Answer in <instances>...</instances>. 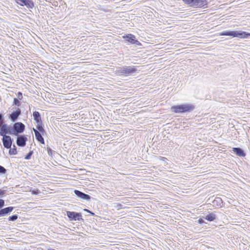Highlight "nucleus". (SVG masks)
<instances>
[{"label": "nucleus", "instance_id": "obj_1", "mask_svg": "<svg viewBox=\"0 0 250 250\" xmlns=\"http://www.w3.org/2000/svg\"><path fill=\"white\" fill-rule=\"evenodd\" d=\"M34 120L37 123L36 128H33L36 140L41 144H44V140L42 137L45 133L44 125L39 112L35 111L33 113Z\"/></svg>", "mask_w": 250, "mask_h": 250}, {"label": "nucleus", "instance_id": "obj_2", "mask_svg": "<svg viewBox=\"0 0 250 250\" xmlns=\"http://www.w3.org/2000/svg\"><path fill=\"white\" fill-rule=\"evenodd\" d=\"M195 108V106L193 104H182L172 106L171 110L175 113L184 114L191 112Z\"/></svg>", "mask_w": 250, "mask_h": 250}, {"label": "nucleus", "instance_id": "obj_3", "mask_svg": "<svg viewBox=\"0 0 250 250\" xmlns=\"http://www.w3.org/2000/svg\"><path fill=\"white\" fill-rule=\"evenodd\" d=\"M137 72V67L136 66H124L118 67L116 74L120 76L128 77L134 75Z\"/></svg>", "mask_w": 250, "mask_h": 250}, {"label": "nucleus", "instance_id": "obj_4", "mask_svg": "<svg viewBox=\"0 0 250 250\" xmlns=\"http://www.w3.org/2000/svg\"><path fill=\"white\" fill-rule=\"evenodd\" d=\"M219 35L245 39H248L250 37V33L243 31L226 30L219 33Z\"/></svg>", "mask_w": 250, "mask_h": 250}, {"label": "nucleus", "instance_id": "obj_5", "mask_svg": "<svg viewBox=\"0 0 250 250\" xmlns=\"http://www.w3.org/2000/svg\"><path fill=\"white\" fill-rule=\"evenodd\" d=\"M125 42L128 44H134L136 46H141V43L137 40L135 35L132 34H125L123 36Z\"/></svg>", "mask_w": 250, "mask_h": 250}, {"label": "nucleus", "instance_id": "obj_6", "mask_svg": "<svg viewBox=\"0 0 250 250\" xmlns=\"http://www.w3.org/2000/svg\"><path fill=\"white\" fill-rule=\"evenodd\" d=\"M65 215L67 216L70 221H84L82 218V213L80 212L66 211Z\"/></svg>", "mask_w": 250, "mask_h": 250}, {"label": "nucleus", "instance_id": "obj_7", "mask_svg": "<svg viewBox=\"0 0 250 250\" xmlns=\"http://www.w3.org/2000/svg\"><path fill=\"white\" fill-rule=\"evenodd\" d=\"M13 126L15 135L23 133L25 130V126L21 122H15Z\"/></svg>", "mask_w": 250, "mask_h": 250}, {"label": "nucleus", "instance_id": "obj_8", "mask_svg": "<svg viewBox=\"0 0 250 250\" xmlns=\"http://www.w3.org/2000/svg\"><path fill=\"white\" fill-rule=\"evenodd\" d=\"M21 114V109L18 107L16 110L13 111L10 114H9L8 118L11 122L15 123L18 120Z\"/></svg>", "mask_w": 250, "mask_h": 250}, {"label": "nucleus", "instance_id": "obj_9", "mask_svg": "<svg viewBox=\"0 0 250 250\" xmlns=\"http://www.w3.org/2000/svg\"><path fill=\"white\" fill-rule=\"evenodd\" d=\"M16 2L21 6H25L28 9H32L35 6V4L32 0H15Z\"/></svg>", "mask_w": 250, "mask_h": 250}, {"label": "nucleus", "instance_id": "obj_10", "mask_svg": "<svg viewBox=\"0 0 250 250\" xmlns=\"http://www.w3.org/2000/svg\"><path fill=\"white\" fill-rule=\"evenodd\" d=\"M27 141V137L25 135H18L16 144L18 146L24 147Z\"/></svg>", "mask_w": 250, "mask_h": 250}, {"label": "nucleus", "instance_id": "obj_11", "mask_svg": "<svg viewBox=\"0 0 250 250\" xmlns=\"http://www.w3.org/2000/svg\"><path fill=\"white\" fill-rule=\"evenodd\" d=\"M13 139L11 138L10 136H3L2 139V142L3 143V146L7 148H10L11 147Z\"/></svg>", "mask_w": 250, "mask_h": 250}, {"label": "nucleus", "instance_id": "obj_12", "mask_svg": "<svg viewBox=\"0 0 250 250\" xmlns=\"http://www.w3.org/2000/svg\"><path fill=\"white\" fill-rule=\"evenodd\" d=\"M74 192L75 194V195L77 196V197L81 199L86 201H89L91 198V197L89 195L85 194L84 192H83L80 190L75 189L74 190Z\"/></svg>", "mask_w": 250, "mask_h": 250}, {"label": "nucleus", "instance_id": "obj_13", "mask_svg": "<svg viewBox=\"0 0 250 250\" xmlns=\"http://www.w3.org/2000/svg\"><path fill=\"white\" fill-rule=\"evenodd\" d=\"M14 208L11 206L1 208L0 209V217L10 214V213L13 210Z\"/></svg>", "mask_w": 250, "mask_h": 250}, {"label": "nucleus", "instance_id": "obj_14", "mask_svg": "<svg viewBox=\"0 0 250 250\" xmlns=\"http://www.w3.org/2000/svg\"><path fill=\"white\" fill-rule=\"evenodd\" d=\"M233 152L238 156L245 157L246 155L244 150L240 147H233Z\"/></svg>", "mask_w": 250, "mask_h": 250}, {"label": "nucleus", "instance_id": "obj_15", "mask_svg": "<svg viewBox=\"0 0 250 250\" xmlns=\"http://www.w3.org/2000/svg\"><path fill=\"white\" fill-rule=\"evenodd\" d=\"M207 4V0H194V8H202Z\"/></svg>", "mask_w": 250, "mask_h": 250}, {"label": "nucleus", "instance_id": "obj_16", "mask_svg": "<svg viewBox=\"0 0 250 250\" xmlns=\"http://www.w3.org/2000/svg\"><path fill=\"white\" fill-rule=\"evenodd\" d=\"M223 202L222 199L220 197H216L212 201V206L216 208L222 207Z\"/></svg>", "mask_w": 250, "mask_h": 250}, {"label": "nucleus", "instance_id": "obj_17", "mask_svg": "<svg viewBox=\"0 0 250 250\" xmlns=\"http://www.w3.org/2000/svg\"><path fill=\"white\" fill-rule=\"evenodd\" d=\"M7 129L8 125L6 124H3L1 126H0V135L2 137L7 136L6 134L8 133Z\"/></svg>", "mask_w": 250, "mask_h": 250}, {"label": "nucleus", "instance_id": "obj_18", "mask_svg": "<svg viewBox=\"0 0 250 250\" xmlns=\"http://www.w3.org/2000/svg\"><path fill=\"white\" fill-rule=\"evenodd\" d=\"M204 218L209 222L213 221L216 219V215L214 212H210L206 215Z\"/></svg>", "mask_w": 250, "mask_h": 250}, {"label": "nucleus", "instance_id": "obj_19", "mask_svg": "<svg viewBox=\"0 0 250 250\" xmlns=\"http://www.w3.org/2000/svg\"><path fill=\"white\" fill-rule=\"evenodd\" d=\"M185 4L194 8V0H182Z\"/></svg>", "mask_w": 250, "mask_h": 250}, {"label": "nucleus", "instance_id": "obj_20", "mask_svg": "<svg viewBox=\"0 0 250 250\" xmlns=\"http://www.w3.org/2000/svg\"><path fill=\"white\" fill-rule=\"evenodd\" d=\"M9 154L10 155H16L17 154L18 152L17 150V148L15 145L13 146V147L9 148Z\"/></svg>", "mask_w": 250, "mask_h": 250}, {"label": "nucleus", "instance_id": "obj_21", "mask_svg": "<svg viewBox=\"0 0 250 250\" xmlns=\"http://www.w3.org/2000/svg\"><path fill=\"white\" fill-rule=\"evenodd\" d=\"M20 101L21 100L17 98H14L13 102V105H16L18 107L20 106L21 105Z\"/></svg>", "mask_w": 250, "mask_h": 250}, {"label": "nucleus", "instance_id": "obj_22", "mask_svg": "<svg viewBox=\"0 0 250 250\" xmlns=\"http://www.w3.org/2000/svg\"><path fill=\"white\" fill-rule=\"evenodd\" d=\"M114 207L116 208L117 210H120L121 209L125 208V207H123V206L119 203H115L114 204Z\"/></svg>", "mask_w": 250, "mask_h": 250}, {"label": "nucleus", "instance_id": "obj_23", "mask_svg": "<svg viewBox=\"0 0 250 250\" xmlns=\"http://www.w3.org/2000/svg\"><path fill=\"white\" fill-rule=\"evenodd\" d=\"M18 215L17 214H14L11 216H10L8 218V220L9 221L14 222V221H15L18 219Z\"/></svg>", "mask_w": 250, "mask_h": 250}, {"label": "nucleus", "instance_id": "obj_24", "mask_svg": "<svg viewBox=\"0 0 250 250\" xmlns=\"http://www.w3.org/2000/svg\"><path fill=\"white\" fill-rule=\"evenodd\" d=\"M13 126H8L7 132L8 134H13L15 135L14 130L13 129Z\"/></svg>", "mask_w": 250, "mask_h": 250}, {"label": "nucleus", "instance_id": "obj_25", "mask_svg": "<svg viewBox=\"0 0 250 250\" xmlns=\"http://www.w3.org/2000/svg\"><path fill=\"white\" fill-rule=\"evenodd\" d=\"M30 192L32 193L33 195H38L39 193L40 192V190L38 189H35L31 188L30 190Z\"/></svg>", "mask_w": 250, "mask_h": 250}, {"label": "nucleus", "instance_id": "obj_26", "mask_svg": "<svg viewBox=\"0 0 250 250\" xmlns=\"http://www.w3.org/2000/svg\"><path fill=\"white\" fill-rule=\"evenodd\" d=\"M33 154V151H30L24 157L25 160H29L31 159V156Z\"/></svg>", "mask_w": 250, "mask_h": 250}, {"label": "nucleus", "instance_id": "obj_27", "mask_svg": "<svg viewBox=\"0 0 250 250\" xmlns=\"http://www.w3.org/2000/svg\"><path fill=\"white\" fill-rule=\"evenodd\" d=\"M6 169L0 165V174H4L6 173Z\"/></svg>", "mask_w": 250, "mask_h": 250}, {"label": "nucleus", "instance_id": "obj_28", "mask_svg": "<svg viewBox=\"0 0 250 250\" xmlns=\"http://www.w3.org/2000/svg\"><path fill=\"white\" fill-rule=\"evenodd\" d=\"M6 193V190L0 189V198L3 197Z\"/></svg>", "mask_w": 250, "mask_h": 250}, {"label": "nucleus", "instance_id": "obj_29", "mask_svg": "<svg viewBox=\"0 0 250 250\" xmlns=\"http://www.w3.org/2000/svg\"><path fill=\"white\" fill-rule=\"evenodd\" d=\"M5 206V201L2 199H0V209Z\"/></svg>", "mask_w": 250, "mask_h": 250}, {"label": "nucleus", "instance_id": "obj_30", "mask_svg": "<svg viewBox=\"0 0 250 250\" xmlns=\"http://www.w3.org/2000/svg\"><path fill=\"white\" fill-rule=\"evenodd\" d=\"M17 96H18V99L21 100L23 98V96H22V92H21V91H19L18 93H17Z\"/></svg>", "mask_w": 250, "mask_h": 250}, {"label": "nucleus", "instance_id": "obj_31", "mask_svg": "<svg viewBox=\"0 0 250 250\" xmlns=\"http://www.w3.org/2000/svg\"><path fill=\"white\" fill-rule=\"evenodd\" d=\"M83 211L88 213L92 216L95 215V213L93 212H92V211H91L88 209H86V208L83 209Z\"/></svg>", "mask_w": 250, "mask_h": 250}, {"label": "nucleus", "instance_id": "obj_32", "mask_svg": "<svg viewBox=\"0 0 250 250\" xmlns=\"http://www.w3.org/2000/svg\"><path fill=\"white\" fill-rule=\"evenodd\" d=\"M47 151L48 155L51 156L52 155V152H53V150H52V149L50 147H47Z\"/></svg>", "mask_w": 250, "mask_h": 250}, {"label": "nucleus", "instance_id": "obj_33", "mask_svg": "<svg viewBox=\"0 0 250 250\" xmlns=\"http://www.w3.org/2000/svg\"><path fill=\"white\" fill-rule=\"evenodd\" d=\"M159 159L162 161L166 162V161L167 160V159L166 157L160 156Z\"/></svg>", "mask_w": 250, "mask_h": 250}, {"label": "nucleus", "instance_id": "obj_34", "mask_svg": "<svg viewBox=\"0 0 250 250\" xmlns=\"http://www.w3.org/2000/svg\"><path fill=\"white\" fill-rule=\"evenodd\" d=\"M198 223L200 224H202L204 223V220L203 219L199 218L198 220Z\"/></svg>", "mask_w": 250, "mask_h": 250}, {"label": "nucleus", "instance_id": "obj_35", "mask_svg": "<svg viewBox=\"0 0 250 250\" xmlns=\"http://www.w3.org/2000/svg\"><path fill=\"white\" fill-rule=\"evenodd\" d=\"M0 120H3V115L1 113H0Z\"/></svg>", "mask_w": 250, "mask_h": 250}, {"label": "nucleus", "instance_id": "obj_36", "mask_svg": "<svg viewBox=\"0 0 250 250\" xmlns=\"http://www.w3.org/2000/svg\"><path fill=\"white\" fill-rule=\"evenodd\" d=\"M47 250H55L54 249H48Z\"/></svg>", "mask_w": 250, "mask_h": 250}]
</instances>
